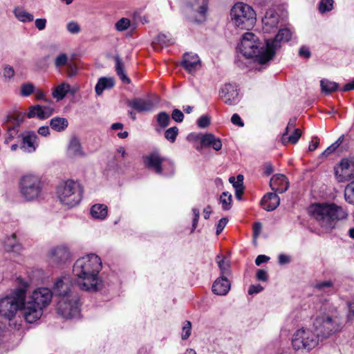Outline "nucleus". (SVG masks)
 <instances>
[{
	"label": "nucleus",
	"instance_id": "f257e3e1",
	"mask_svg": "<svg viewBox=\"0 0 354 354\" xmlns=\"http://www.w3.org/2000/svg\"><path fill=\"white\" fill-rule=\"evenodd\" d=\"M102 268V260L95 254H88L78 259L73 268L75 284L86 292L100 290L103 286V281L100 276Z\"/></svg>",
	"mask_w": 354,
	"mask_h": 354
},
{
	"label": "nucleus",
	"instance_id": "f03ea898",
	"mask_svg": "<svg viewBox=\"0 0 354 354\" xmlns=\"http://www.w3.org/2000/svg\"><path fill=\"white\" fill-rule=\"evenodd\" d=\"M57 313L65 319L77 317L80 313V299L72 290L71 279L64 275L57 279L53 286Z\"/></svg>",
	"mask_w": 354,
	"mask_h": 354
},
{
	"label": "nucleus",
	"instance_id": "7ed1b4c3",
	"mask_svg": "<svg viewBox=\"0 0 354 354\" xmlns=\"http://www.w3.org/2000/svg\"><path fill=\"white\" fill-rule=\"evenodd\" d=\"M270 48L268 40L261 41L257 35L250 32L243 34L239 46L241 53L245 58L253 59L261 64H265L273 58L274 53Z\"/></svg>",
	"mask_w": 354,
	"mask_h": 354
},
{
	"label": "nucleus",
	"instance_id": "20e7f679",
	"mask_svg": "<svg viewBox=\"0 0 354 354\" xmlns=\"http://www.w3.org/2000/svg\"><path fill=\"white\" fill-rule=\"evenodd\" d=\"M53 295V290L48 288H39L24 300L23 317L28 323H34L43 315L44 309L50 304Z\"/></svg>",
	"mask_w": 354,
	"mask_h": 354
},
{
	"label": "nucleus",
	"instance_id": "39448f33",
	"mask_svg": "<svg viewBox=\"0 0 354 354\" xmlns=\"http://www.w3.org/2000/svg\"><path fill=\"white\" fill-rule=\"evenodd\" d=\"M15 288L12 292L0 299V317L8 320L13 319L17 312H23L24 300L30 282L21 277L15 279Z\"/></svg>",
	"mask_w": 354,
	"mask_h": 354
},
{
	"label": "nucleus",
	"instance_id": "423d86ee",
	"mask_svg": "<svg viewBox=\"0 0 354 354\" xmlns=\"http://www.w3.org/2000/svg\"><path fill=\"white\" fill-rule=\"evenodd\" d=\"M310 212L319 225L325 231L335 228L336 222L347 216L346 210L335 203H315L310 206Z\"/></svg>",
	"mask_w": 354,
	"mask_h": 354
},
{
	"label": "nucleus",
	"instance_id": "0eeeda50",
	"mask_svg": "<svg viewBox=\"0 0 354 354\" xmlns=\"http://www.w3.org/2000/svg\"><path fill=\"white\" fill-rule=\"evenodd\" d=\"M44 183L40 176L34 174L23 175L19 181V192L26 202H36L43 196Z\"/></svg>",
	"mask_w": 354,
	"mask_h": 354
},
{
	"label": "nucleus",
	"instance_id": "6e6552de",
	"mask_svg": "<svg viewBox=\"0 0 354 354\" xmlns=\"http://www.w3.org/2000/svg\"><path fill=\"white\" fill-rule=\"evenodd\" d=\"M56 194L62 205L71 208L80 203L83 189L79 182L68 180L59 184Z\"/></svg>",
	"mask_w": 354,
	"mask_h": 354
},
{
	"label": "nucleus",
	"instance_id": "1a4fd4ad",
	"mask_svg": "<svg viewBox=\"0 0 354 354\" xmlns=\"http://www.w3.org/2000/svg\"><path fill=\"white\" fill-rule=\"evenodd\" d=\"M230 17L235 26L241 29L249 30L256 22V13L253 8L244 3L234 4L230 11Z\"/></svg>",
	"mask_w": 354,
	"mask_h": 354
},
{
	"label": "nucleus",
	"instance_id": "9d476101",
	"mask_svg": "<svg viewBox=\"0 0 354 354\" xmlns=\"http://www.w3.org/2000/svg\"><path fill=\"white\" fill-rule=\"evenodd\" d=\"M142 160L145 167L157 174L171 176L174 174V163L171 160L162 157L157 151H153L143 156Z\"/></svg>",
	"mask_w": 354,
	"mask_h": 354
},
{
	"label": "nucleus",
	"instance_id": "9b49d317",
	"mask_svg": "<svg viewBox=\"0 0 354 354\" xmlns=\"http://www.w3.org/2000/svg\"><path fill=\"white\" fill-rule=\"evenodd\" d=\"M313 326L318 337H327L340 330L341 322L337 316L323 314L315 318Z\"/></svg>",
	"mask_w": 354,
	"mask_h": 354
},
{
	"label": "nucleus",
	"instance_id": "f8f14e48",
	"mask_svg": "<svg viewBox=\"0 0 354 354\" xmlns=\"http://www.w3.org/2000/svg\"><path fill=\"white\" fill-rule=\"evenodd\" d=\"M319 337L309 329L297 330L292 338V344L295 350L305 349L310 351L317 346Z\"/></svg>",
	"mask_w": 354,
	"mask_h": 354
},
{
	"label": "nucleus",
	"instance_id": "ddd939ff",
	"mask_svg": "<svg viewBox=\"0 0 354 354\" xmlns=\"http://www.w3.org/2000/svg\"><path fill=\"white\" fill-rule=\"evenodd\" d=\"M48 257L49 261L56 266L66 263L71 259V252L65 245L53 246L48 250Z\"/></svg>",
	"mask_w": 354,
	"mask_h": 354
},
{
	"label": "nucleus",
	"instance_id": "4468645a",
	"mask_svg": "<svg viewBox=\"0 0 354 354\" xmlns=\"http://www.w3.org/2000/svg\"><path fill=\"white\" fill-rule=\"evenodd\" d=\"M336 179L339 183L349 181L354 178V161L343 159L335 168Z\"/></svg>",
	"mask_w": 354,
	"mask_h": 354
},
{
	"label": "nucleus",
	"instance_id": "2eb2a0df",
	"mask_svg": "<svg viewBox=\"0 0 354 354\" xmlns=\"http://www.w3.org/2000/svg\"><path fill=\"white\" fill-rule=\"evenodd\" d=\"M187 12L196 14L199 17L194 19L196 22L205 19L208 9V0H183Z\"/></svg>",
	"mask_w": 354,
	"mask_h": 354
},
{
	"label": "nucleus",
	"instance_id": "dca6fc26",
	"mask_svg": "<svg viewBox=\"0 0 354 354\" xmlns=\"http://www.w3.org/2000/svg\"><path fill=\"white\" fill-rule=\"evenodd\" d=\"M19 138H21L20 148L26 153H34L39 147L38 136L32 131H26Z\"/></svg>",
	"mask_w": 354,
	"mask_h": 354
},
{
	"label": "nucleus",
	"instance_id": "f3484780",
	"mask_svg": "<svg viewBox=\"0 0 354 354\" xmlns=\"http://www.w3.org/2000/svg\"><path fill=\"white\" fill-rule=\"evenodd\" d=\"M26 114L22 112H15L6 117L5 122L10 123L12 126L8 127V138L6 142L11 141L18 133V127L24 122Z\"/></svg>",
	"mask_w": 354,
	"mask_h": 354
},
{
	"label": "nucleus",
	"instance_id": "a211bd4d",
	"mask_svg": "<svg viewBox=\"0 0 354 354\" xmlns=\"http://www.w3.org/2000/svg\"><path fill=\"white\" fill-rule=\"evenodd\" d=\"M221 100L228 105H233L239 102V90L236 84H226L220 90Z\"/></svg>",
	"mask_w": 354,
	"mask_h": 354
},
{
	"label": "nucleus",
	"instance_id": "6ab92c4d",
	"mask_svg": "<svg viewBox=\"0 0 354 354\" xmlns=\"http://www.w3.org/2000/svg\"><path fill=\"white\" fill-rule=\"evenodd\" d=\"M279 21V16L276 11L268 9L262 19L263 30L266 32H270L277 28Z\"/></svg>",
	"mask_w": 354,
	"mask_h": 354
},
{
	"label": "nucleus",
	"instance_id": "aec40b11",
	"mask_svg": "<svg viewBox=\"0 0 354 354\" xmlns=\"http://www.w3.org/2000/svg\"><path fill=\"white\" fill-rule=\"evenodd\" d=\"M156 103L150 97L135 98L129 102V105L138 112H147L152 111Z\"/></svg>",
	"mask_w": 354,
	"mask_h": 354
},
{
	"label": "nucleus",
	"instance_id": "412c9836",
	"mask_svg": "<svg viewBox=\"0 0 354 354\" xmlns=\"http://www.w3.org/2000/svg\"><path fill=\"white\" fill-rule=\"evenodd\" d=\"M231 288V282L227 277L219 276L213 283L212 290L214 294L219 296L226 295Z\"/></svg>",
	"mask_w": 354,
	"mask_h": 354
},
{
	"label": "nucleus",
	"instance_id": "4be33fe9",
	"mask_svg": "<svg viewBox=\"0 0 354 354\" xmlns=\"http://www.w3.org/2000/svg\"><path fill=\"white\" fill-rule=\"evenodd\" d=\"M270 187L272 191L279 194L284 193L289 187L287 178L283 174H278L274 175L270 181Z\"/></svg>",
	"mask_w": 354,
	"mask_h": 354
},
{
	"label": "nucleus",
	"instance_id": "5701e85b",
	"mask_svg": "<svg viewBox=\"0 0 354 354\" xmlns=\"http://www.w3.org/2000/svg\"><path fill=\"white\" fill-rule=\"evenodd\" d=\"M292 37V32L288 28L281 29L273 40H268L270 43V50L274 55L277 49L281 47V43L288 41Z\"/></svg>",
	"mask_w": 354,
	"mask_h": 354
},
{
	"label": "nucleus",
	"instance_id": "b1692460",
	"mask_svg": "<svg viewBox=\"0 0 354 354\" xmlns=\"http://www.w3.org/2000/svg\"><path fill=\"white\" fill-rule=\"evenodd\" d=\"M182 64L189 73H193L201 67V62L198 55L193 53H185Z\"/></svg>",
	"mask_w": 354,
	"mask_h": 354
},
{
	"label": "nucleus",
	"instance_id": "393cba45",
	"mask_svg": "<svg viewBox=\"0 0 354 354\" xmlns=\"http://www.w3.org/2000/svg\"><path fill=\"white\" fill-rule=\"evenodd\" d=\"M67 156L71 158H82L86 156L78 138L74 137L70 140Z\"/></svg>",
	"mask_w": 354,
	"mask_h": 354
},
{
	"label": "nucleus",
	"instance_id": "a878e982",
	"mask_svg": "<svg viewBox=\"0 0 354 354\" xmlns=\"http://www.w3.org/2000/svg\"><path fill=\"white\" fill-rule=\"evenodd\" d=\"M275 193H268L261 199V206L266 211L274 210L280 203V198Z\"/></svg>",
	"mask_w": 354,
	"mask_h": 354
},
{
	"label": "nucleus",
	"instance_id": "bb28decb",
	"mask_svg": "<svg viewBox=\"0 0 354 354\" xmlns=\"http://www.w3.org/2000/svg\"><path fill=\"white\" fill-rule=\"evenodd\" d=\"M201 145L202 147H211L216 151H219L222 148L221 139L212 133L203 135L201 138Z\"/></svg>",
	"mask_w": 354,
	"mask_h": 354
},
{
	"label": "nucleus",
	"instance_id": "cd10ccee",
	"mask_svg": "<svg viewBox=\"0 0 354 354\" xmlns=\"http://www.w3.org/2000/svg\"><path fill=\"white\" fill-rule=\"evenodd\" d=\"M115 80L113 77H100L95 87V91L97 95H101L104 90L113 88Z\"/></svg>",
	"mask_w": 354,
	"mask_h": 354
},
{
	"label": "nucleus",
	"instance_id": "c85d7f7f",
	"mask_svg": "<svg viewBox=\"0 0 354 354\" xmlns=\"http://www.w3.org/2000/svg\"><path fill=\"white\" fill-rule=\"evenodd\" d=\"M3 243L5 249L8 252L19 253L21 250V245L18 243L15 234H12L10 236H8Z\"/></svg>",
	"mask_w": 354,
	"mask_h": 354
},
{
	"label": "nucleus",
	"instance_id": "c756f323",
	"mask_svg": "<svg viewBox=\"0 0 354 354\" xmlns=\"http://www.w3.org/2000/svg\"><path fill=\"white\" fill-rule=\"evenodd\" d=\"M91 214L95 219L103 220L108 214V207L104 204H95L91 208Z\"/></svg>",
	"mask_w": 354,
	"mask_h": 354
},
{
	"label": "nucleus",
	"instance_id": "7c9ffc66",
	"mask_svg": "<svg viewBox=\"0 0 354 354\" xmlns=\"http://www.w3.org/2000/svg\"><path fill=\"white\" fill-rule=\"evenodd\" d=\"M50 126L53 130L62 132L66 129L68 126V122L66 118L55 117L50 120Z\"/></svg>",
	"mask_w": 354,
	"mask_h": 354
},
{
	"label": "nucleus",
	"instance_id": "2f4dec72",
	"mask_svg": "<svg viewBox=\"0 0 354 354\" xmlns=\"http://www.w3.org/2000/svg\"><path fill=\"white\" fill-rule=\"evenodd\" d=\"M70 85L66 82H62L55 87L52 93V95L57 101L63 100L70 91Z\"/></svg>",
	"mask_w": 354,
	"mask_h": 354
},
{
	"label": "nucleus",
	"instance_id": "473e14b6",
	"mask_svg": "<svg viewBox=\"0 0 354 354\" xmlns=\"http://www.w3.org/2000/svg\"><path fill=\"white\" fill-rule=\"evenodd\" d=\"M292 133L288 136L289 132L285 131L281 137V141L283 145H286L288 142L292 144H296L301 136V131L299 129H294Z\"/></svg>",
	"mask_w": 354,
	"mask_h": 354
},
{
	"label": "nucleus",
	"instance_id": "72a5a7b5",
	"mask_svg": "<svg viewBox=\"0 0 354 354\" xmlns=\"http://www.w3.org/2000/svg\"><path fill=\"white\" fill-rule=\"evenodd\" d=\"M14 14L19 21L24 23L31 22L34 19V16L23 8H16Z\"/></svg>",
	"mask_w": 354,
	"mask_h": 354
},
{
	"label": "nucleus",
	"instance_id": "f704fd0d",
	"mask_svg": "<svg viewBox=\"0 0 354 354\" xmlns=\"http://www.w3.org/2000/svg\"><path fill=\"white\" fill-rule=\"evenodd\" d=\"M115 71L118 74V75L120 77V80L126 84L130 83L129 78L127 76V75L124 73V64L119 56H115Z\"/></svg>",
	"mask_w": 354,
	"mask_h": 354
},
{
	"label": "nucleus",
	"instance_id": "c9c22d12",
	"mask_svg": "<svg viewBox=\"0 0 354 354\" xmlns=\"http://www.w3.org/2000/svg\"><path fill=\"white\" fill-rule=\"evenodd\" d=\"M217 263L220 270V276L228 277L231 274L230 266L228 262L225 261L224 257L217 256Z\"/></svg>",
	"mask_w": 354,
	"mask_h": 354
},
{
	"label": "nucleus",
	"instance_id": "e433bc0d",
	"mask_svg": "<svg viewBox=\"0 0 354 354\" xmlns=\"http://www.w3.org/2000/svg\"><path fill=\"white\" fill-rule=\"evenodd\" d=\"M320 86L322 92L328 94L336 91L338 88V84L335 82H331L328 80L323 79L320 81Z\"/></svg>",
	"mask_w": 354,
	"mask_h": 354
},
{
	"label": "nucleus",
	"instance_id": "4c0bfd02",
	"mask_svg": "<svg viewBox=\"0 0 354 354\" xmlns=\"http://www.w3.org/2000/svg\"><path fill=\"white\" fill-rule=\"evenodd\" d=\"M232 195L229 192H223L219 198V202L222 205V209L223 210H229L232 206Z\"/></svg>",
	"mask_w": 354,
	"mask_h": 354
},
{
	"label": "nucleus",
	"instance_id": "58836bf2",
	"mask_svg": "<svg viewBox=\"0 0 354 354\" xmlns=\"http://www.w3.org/2000/svg\"><path fill=\"white\" fill-rule=\"evenodd\" d=\"M344 197L348 203L354 205V180L346 185Z\"/></svg>",
	"mask_w": 354,
	"mask_h": 354
},
{
	"label": "nucleus",
	"instance_id": "ea45409f",
	"mask_svg": "<svg viewBox=\"0 0 354 354\" xmlns=\"http://www.w3.org/2000/svg\"><path fill=\"white\" fill-rule=\"evenodd\" d=\"M26 115L28 118L37 117L40 120H44L41 113V106L40 105L30 106Z\"/></svg>",
	"mask_w": 354,
	"mask_h": 354
},
{
	"label": "nucleus",
	"instance_id": "a19ab883",
	"mask_svg": "<svg viewBox=\"0 0 354 354\" xmlns=\"http://www.w3.org/2000/svg\"><path fill=\"white\" fill-rule=\"evenodd\" d=\"M156 121L161 128H166L170 122V116L165 111L159 113L156 115Z\"/></svg>",
	"mask_w": 354,
	"mask_h": 354
},
{
	"label": "nucleus",
	"instance_id": "79ce46f5",
	"mask_svg": "<svg viewBox=\"0 0 354 354\" xmlns=\"http://www.w3.org/2000/svg\"><path fill=\"white\" fill-rule=\"evenodd\" d=\"M35 91V87L30 82H26L21 84L20 95L23 97L30 96Z\"/></svg>",
	"mask_w": 354,
	"mask_h": 354
},
{
	"label": "nucleus",
	"instance_id": "37998d69",
	"mask_svg": "<svg viewBox=\"0 0 354 354\" xmlns=\"http://www.w3.org/2000/svg\"><path fill=\"white\" fill-rule=\"evenodd\" d=\"M157 42L160 45H169L174 44V39L171 37V35L167 33H160L156 37Z\"/></svg>",
	"mask_w": 354,
	"mask_h": 354
},
{
	"label": "nucleus",
	"instance_id": "c03bdc74",
	"mask_svg": "<svg viewBox=\"0 0 354 354\" xmlns=\"http://www.w3.org/2000/svg\"><path fill=\"white\" fill-rule=\"evenodd\" d=\"M68 62V57L66 53L59 54L55 59V66L56 68H60L66 66Z\"/></svg>",
	"mask_w": 354,
	"mask_h": 354
},
{
	"label": "nucleus",
	"instance_id": "a18cd8bd",
	"mask_svg": "<svg viewBox=\"0 0 354 354\" xmlns=\"http://www.w3.org/2000/svg\"><path fill=\"white\" fill-rule=\"evenodd\" d=\"M178 134V129L176 127H172L166 130L165 137L169 142H174Z\"/></svg>",
	"mask_w": 354,
	"mask_h": 354
},
{
	"label": "nucleus",
	"instance_id": "49530a36",
	"mask_svg": "<svg viewBox=\"0 0 354 354\" xmlns=\"http://www.w3.org/2000/svg\"><path fill=\"white\" fill-rule=\"evenodd\" d=\"M333 0H322L319 5V10L321 13L329 12L333 8Z\"/></svg>",
	"mask_w": 354,
	"mask_h": 354
},
{
	"label": "nucleus",
	"instance_id": "de8ad7c7",
	"mask_svg": "<svg viewBox=\"0 0 354 354\" xmlns=\"http://www.w3.org/2000/svg\"><path fill=\"white\" fill-rule=\"evenodd\" d=\"M131 21L127 18H122L115 25V29L118 31L122 32L126 30L130 26Z\"/></svg>",
	"mask_w": 354,
	"mask_h": 354
},
{
	"label": "nucleus",
	"instance_id": "09e8293b",
	"mask_svg": "<svg viewBox=\"0 0 354 354\" xmlns=\"http://www.w3.org/2000/svg\"><path fill=\"white\" fill-rule=\"evenodd\" d=\"M342 141V138H339L336 142L333 143L328 147H327L321 154L322 157H327L330 154H331L335 149L339 146Z\"/></svg>",
	"mask_w": 354,
	"mask_h": 354
},
{
	"label": "nucleus",
	"instance_id": "8fccbe9b",
	"mask_svg": "<svg viewBox=\"0 0 354 354\" xmlns=\"http://www.w3.org/2000/svg\"><path fill=\"white\" fill-rule=\"evenodd\" d=\"M192 324L189 321H186L182 328L181 338L183 340L187 339L191 335Z\"/></svg>",
	"mask_w": 354,
	"mask_h": 354
},
{
	"label": "nucleus",
	"instance_id": "3c124183",
	"mask_svg": "<svg viewBox=\"0 0 354 354\" xmlns=\"http://www.w3.org/2000/svg\"><path fill=\"white\" fill-rule=\"evenodd\" d=\"M66 29L71 34L73 35L78 34L81 30L80 25L74 21H71L67 24Z\"/></svg>",
	"mask_w": 354,
	"mask_h": 354
},
{
	"label": "nucleus",
	"instance_id": "603ef678",
	"mask_svg": "<svg viewBox=\"0 0 354 354\" xmlns=\"http://www.w3.org/2000/svg\"><path fill=\"white\" fill-rule=\"evenodd\" d=\"M315 288L320 291H328V289H330L333 288V283L331 281L317 282L315 285Z\"/></svg>",
	"mask_w": 354,
	"mask_h": 354
},
{
	"label": "nucleus",
	"instance_id": "864d4df0",
	"mask_svg": "<svg viewBox=\"0 0 354 354\" xmlns=\"http://www.w3.org/2000/svg\"><path fill=\"white\" fill-rule=\"evenodd\" d=\"M15 73V72L13 67L9 65H6L3 67V75L6 79L10 80L14 77Z\"/></svg>",
	"mask_w": 354,
	"mask_h": 354
},
{
	"label": "nucleus",
	"instance_id": "5fc2aeb1",
	"mask_svg": "<svg viewBox=\"0 0 354 354\" xmlns=\"http://www.w3.org/2000/svg\"><path fill=\"white\" fill-rule=\"evenodd\" d=\"M171 118L176 122H181L183 121L184 114L180 110L175 109L171 113Z\"/></svg>",
	"mask_w": 354,
	"mask_h": 354
},
{
	"label": "nucleus",
	"instance_id": "6e6d98bb",
	"mask_svg": "<svg viewBox=\"0 0 354 354\" xmlns=\"http://www.w3.org/2000/svg\"><path fill=\"white\" fill-rule=\"evenodd\" d=\"M54 108L51 106H41V113L44 119L49 118L54 112Z\"/></svg>",
	"mask_w": 354,
	"mask_h": 354
},
{
	"label": "nucleus",
	"instance_id": "4d7b16f0",
	"mask_svg": "<svg viewBox=\"0 0 354 354\" xmlns=\"http://www.w3.org/2000/svg\"><path fill=\"white\" fill-rule=\"evenodd\" d=\"M228 222V220L227 218H222L220 219L216 225V235H218L221 233V232L223 230L225 227L226 226L227 223Z\"/></svg>",
	"mask_w": 354,
	"mask_h": 354
},
{
	"label": "nucleus",
	"instance_id": "13d9d810",
	"mask_svg": "<svg viewBox=\"0 0 354 354\" xmlns=\"http://www.w3.org/2000/svg\"><path fill=\"white\" fill-rule=\"evenodd\" d=\"M197 124L201 128H205L209 124V118L207 115H202L197 121Z\"/></svg>",
	"mask_w": 354,
	"mask_h": 354
},
{
	"label": "nucleus",
	"instance_id": "bf43d9fd",
	"mask_svg": "<svg viewBox=\"0 0 354 354\" xmlns=\"http://www.w3.org/2000/svg\"><path fill=\"white\" fill-rule=\"evenodd\" d=\"M192 212L194 214V218H193V221H192V232H193L194 230L196 228V226H197V224L198 222L199 215H200L199 209H198L196 208H193Z\"/></svg>",
	"mask_w": 354,
	"mask_h": 354
},
{
	"label": "nucleus",
	"instance_id": "052dcab7",
	"mask_svg": "<svg viewBox=\"0 0 354 354\" xmlns=\"http://www.w3.org/2000/svg\"><path fill=\"white\" fill-rule=\"evenodd\" d=\"M263 288L259 285H251L248 289L249 295L257 294L263 290Z\"/></svg>",
	"mask_w": 354,
	"mask_h": 354
},
{
	"label": "nucleus",
	"instance_id": "680f3d73",
	"mask_svg": "<svg viewBox=\"0 0 354 354\" xmlns=\"http://www.w3.org/2000/svg\"><path fill=\"white\" fill-rule=\"evenodd\" d=\"M35 27L39 30H43L45 29L46 26V19H37L35 21Z\"/></svg>",
	"mask_w": 354,
	"mask_h": 354
},
{
	"label": "nucleus",
	"instance_id": "e2e57ef3",
	"mask_svg": "<svg viewBox=\"0 0 354 354\" xmlns=\"http://www.w3.org/2000/svg\"><path fill=\"white\" fill-rule=\"evenodd\" d=\"M231 122L234 124L237 125L239 127H242L244 125V123L242 121L241 117L237 113H234V114L232 115V116L231 118Z\"/></svg>",
	"mask_w": 354,
	"mask_h": 354
},
{
	"label": "nucleus",
	"instance_id": "0e129e2a",
	"mask_svg": "<svg viewBox=\"0 0 354 354\" xmlns=\"http://www.w3.org/2000/svg\"><path fill=\"white\" fill-rule=\"evenodd\" d=\"M252 228H253V236H254V239H257L258 237V236L260 234L261 229H262L261 223L259 222L254 223Z\"/></svg>",
	"mask_w": 354,
	"mask_h": 354
},
{
	"label": "nucleus",
	"instance_id": "69168bd1",
	"mask_svg": "<svg viewBox=\"0 0 354 354\" xmlns=\"http://www.w3.org/2000/svg\"><path fill=\"white\" fill-rule=\"evenodd\" d=\"M257 279L259 281H266L268 280L266 271L263 270H258L257 272Z\"/></svg>",
	"mask_w": 354,
	"mask_h": 354
},
{
	"label": "nucleus",
	"instance_id": "338daca9",
	"mask_svg": "<svg viewBox=\"0 0 354 354\" xmlns=\"http://www.w3.org/2000/svg\"><path fill=\"white\" fill-rule=\"evenodd\" d=\"M296 122H297V118H292L289 120L288 121V125L286 128V130L285 131H287V132H290L292 130H293L294 129H295V126H296Z\"/></svg>",
	"mask_w": 354,
	"mask_h": 354
},
{
	"label": "nucleus",
	"instance_id": "774afa93",
	"mask_svg": "<svg viewBox=\"0 0 354 354\" xmlns=\"http://www.w3.org/2000/svg\"><path fill=\"white\" fill-rule=\"evenodd\" d=\"M354 318V301L348 304V319L352 320Z\"/></svg>",
	"mask_w": 354,
	"mask_h": 354
}]
</instances>
